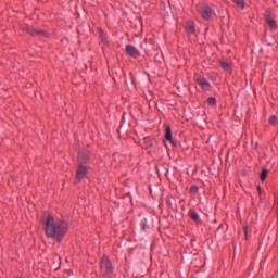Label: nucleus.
<instances>
[{
	"label": "nucleus",
	"mask_w": 278,
	"mask_h": 278,
	"mask_svg": "<svg viewBox=\"0 0 278 278\" xmlns=\"http://www.w3.org/2000/svg\"><path fill=\"white\" fill-rule=\"evenodd\" d=\"M45 232L47 238H52L56 242H62L64 236L68 233V223L62 219H55L48 215L45 220Z\"/></svg>",
	"instance_id": "f257e3e1"
},
{
	"label": "nucleus",
	"mask_w": 278,
	"mask_h": 278,
	"mask_svg": "<svg viewBox=\"0 0 278 278\" xmlns=\"http://www.w3.org/2000/svg\"><path fill=\"white\" fill-rule=\"evenodd\" d=\"M90 160V153L88 151L78 153V167L76 169V181H81L88 175V168L81 164H86Z\"/></svg>",
	"instance_id": "f03ea898"
},
{
	"label": "nucleus",
	"mask_w": 278,
	"mask_h": 278,
	"mask_svg": "<svg viewBox=\"0 0 278 278\" xmlns=\"http://www.w3.org/2000/svg\"><path fill=\"white\" fill-rule=\"evenodd\" d=\"M100 268L104 277H110L114 273V269L112 268V263L110 262V258H108V256L102 257L100 262Z\"/></svg>",
	"instance_id": "7ed1b4c3"
},
{
	"label": "nucleus",
	"mask_w": 278,
	"mask_h": 278,
	"mask_svg": "<svg viewBox=\"0 0 278 278\" xmlns=\"http://www.w3.org/2000/svg\"><path fill=\"white\" fill-rule=\"evenodd\" d=\"M200 14L202 16V18H204L205 21H210V18L214 17V10H212V8L207 7V5H203L200 8Z\"/></svg>",
	"instance_id": "20e7f679"
},
{
	"label": "nucleus",
	"mask_w": 278,
	"mask_h": 278,
	"mask_svg": "<svg viewBox=\"0 0 278 278\" xmlns=\"http://www.w3.org/2000/svg\"><path fill=\"white\" fill-rule=\"evenodd\" d=\"M197 84L203 90H210L212 88V86L210 85V81H207V79H205L204 77H198L197 78Z\"/></svg>",
	"instance_id": "39448f33"
},
{
	"label": "nucleus",
	"mask_w": 278,
	"mask_h": 278,
	"mask_svg": "<svg viewBox=\"0 0 278 278\" xmlns=\"http://www.w3.org/2000/svg\"><path fill=\"white\" fill-rule=\"evenodd\" d=\"M126 53L130 55V58H138V55H140V51H138L132 45L126 46Z\"/></svg>",
	"instance_id": "423d86ee"
},
{
	"label": "nucleus",
	"mask_w": 278,
	"mask_h": 278,
	"mask_svg": "<svg viewBox=\"0 0 278 278\" xmlns=\"http://www.w3.org/2000/svg\"><path fill=\"white\" fill-rule=\"evenodd\" d=\"M28 34H31L33 36H49V34L45 30H36L31 27L27 28Z\"/></svg>",
	"instance_id": "0eeeda50"
},
{
	"label": "nucleus",
	"mask_w": 278,
	"mask_h": 278,
	"mask_svg": "<svg viewBox=\"0 0 278 278\" xmlns=\"http://www.w3.org/2000/svg\"><path fill=\"white\" fill-rule=\"evenodd\" d=\"M220 66L224 71H226V73H231V61H220Z\"/></svg>",
	"instance_id": "6e6552de"
},
{
	"label": "nucleus",
	"mask_w": 278,
	"mask_h": 278,
	"mask_svg": "<svg viewBox=\"0 0 278 278\" xmlns=\"http://www.w3.org/2000/svg\"><path fill=\"white\" fill-rule=\"evenodd\" d=\"M266 23H267L268 27H270V29H277V22H275V20L273 17L267 16Z\"/></svg>",
	"instance_id": "1a4fd4ad"
},
{
	"label": "nucleus",
	"mask_w": 278,
	"mask_h": 278,
	"mask_svg": "<svg viewBox=\"0 0 278 278\" xmlns=\"http://www.w3.org/2000/svg\"><path fill=\"white\" fill-rule=\"evenodd\" d=\"M186 31L189 36L194 34V22H187Z\"/></svg>",
	"instance_id": "9d476101"
},
{
	"label": "nucleus",
	"mask_w": 278,
	"mask_h": 278,
	"mask_svg": "<svg viewBox=\"0 0 278 278\" xmlns=\"http://www.w3.org/2000/svg\"><path fill=\"white\" fill-rule=\"evenodd\" d=\"M165 138L166 140H169V142L173 140V132L170 131V126H167L165 129Z\"/></svg>",
	"instance_id": "9b49d317"
},
{
	"label": "nucleus",
	"mask_w": 278,
	"mask_h": 278,
	"mask_svg": "<svg viewBox=\"0 0 278 278\" xmlns=\"http://www.w3.org/2000/svg\"><path fill=\"white\" fill-rule=\"evenodd\" d=\"M233 3H236L238 8H241V10H244L247 5V2L244 0H233Z\"/></svg>",
	"instance_id": "f8f14e48"
},
{
	"label": "nucleus",
	"mask_w": 278,
	"mask_h": 278,
	"mask_svg": "<svg viewBox=\"0 0 278 278\" xmlns=\"http://www.w3.org/2000/svg\"><path fill=\"white\" fill-rule=\"evenodd\" d=\"M189 216L192 220H194L195 223H199L200 220L199 215L194 211H190Z\"/></svg>",
	"instance_id": "ddd939ff"
},
{
	"label": "nucleus",
	"mask_w": 278,
	"mask_h": 278,
	"mask_svg": "<svg viewBox=\"0 0 278 278\" xmlns=\"http://www.w3.org/2000/svg\"><path fill=\"white\" fill-rule=\"evenodd\" d=\"M267 175H268V170L267 169H263L262 173H261V181H265Z\"/></svg>",
	"instance_id": "4468645a"
},
{
	"label": "nucleus",
	"mask_w": 278,
	"mask_h": 278,
	"mask_svg": "<svg viewBox=\"0 0 278 278\" xmlns=\"http://www.w3.org/2000/svg\"><path fill=\"white\" fill-rule=\"evenodd\" d=\"M207 103H208V105H214L216 103V98H214V97L208 98Z\"/></svg>",
	"instance_id": "2eb2a0df"
},
{
	"label": "nucleus",
	"mask_w": 278,
	"mask_h": 278,
	"mask_svg": "<svg viewBox=\"0 0 278 278\" xmlns=\"http://www.w3.org/2000/svg\"><path fill=\"white\" fill-rule=\"evenodd\" d=\"M141 228L143 231H147V219L141 220Z\"/></svg>",
	"instance_id": "dca6fc26"
},
{
	"label": "nucleus",
	"mask_w": 278,
	"mask_h": 278,
	"mask_svg": "<svg viewBox=\"0 0 278 278\" xmlns=\"http://www.w3.org/2000/svg\"><path fill=\"white\" fill-rule=\"evenodd\" d=\"M269 123H270V125H275V123H277V117L276 116H270L269 117Z\"/></svg>",
	"instance_id": "f3484780"
},
{
	"label": "nucleus",
	"mask_w": 278,
	"mask_h": 278,
	"mask_svg": "<svg viewBox=\"0 0 278 278\" xmlns=\"http://www.w3.org/2000/svg\"><path fill=\"white\" fill-rule=\"evenodd\" d=\"M144 142L148 147H151V139H149V137L144 138Z\"/></svg>",
	"instance_id": "a211bd4d"
},
{
	"label": "nucleus",
	"mask_w": 278,
	"mask_h": 278,
	"mask_svg": "<svg viewBox=\"0 0 278 278\" xmlns=\"http://www.w3.org/2000/svg\"><path fill=\"white\" fill-rule=\"evenodd\" d=\"M199 190L198 187H191V192H197Z\"/></svg>",
	"instance_id": "6ab92c4d"
},
{
	"label": "nucleus",
	"mask_w": 278,
	"mask_h": 278,
	"mask_svg": "<svg viewBox=\"0 0 278 278\" xmlns=\"http://www.w3.org/2000/svg\"><path fill=\"white\" fill-rule=\"evenodd\" d=\"M244 233H245V238H247V236L249 235L248 228L244 229Z\"/></svg>",
	"instance_id": "aec40b11"
}]
</instances>
